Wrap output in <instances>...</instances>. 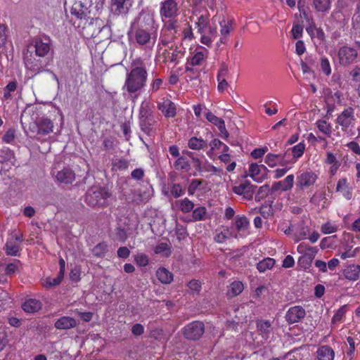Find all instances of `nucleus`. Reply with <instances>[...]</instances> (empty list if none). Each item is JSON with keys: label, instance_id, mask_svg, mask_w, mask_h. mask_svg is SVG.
Masks as SVG:
<instances>
[{"label": "nucleus", "instance_id": "obj_55", "mask_svg": "<svg viewBox=\"0 0 360 360\" xmlns=\"http://www.w3.org/2000/svg\"><path fill=\"white\" fill-rule=\"evenodd\" d=\"M20 265V264L19 261H15L13 263H10V264H7L6 268V274H15L18 270Z\"/></svg>", "mask_w": 360, "mask_h": 360}, {"label": "nucleus", "instance_id": "obj_36", "mask_svg": "<svg viewBox=\"0 0 360 360\" xmlns=\"http://www.w3.org/2000/svg\"><path fill=\"white\" fill-rule=\"evenodd\" d=\"M314 258V254L305 253L299 258L297 262L298 265L304 269H309L311 266Z\"/></svg>", "mask_w": 360, "mask_h": 360}, {"label": "nucleus", "instance_id": "obj_8", "mask_svg": "<svg viewBox=\"0 0 360 360\" xmlns=\"http://www.w3.org/2000/svg\"><path fill=\"white\" fill-rule=\"evenodd\" d=\"M134 4V0H111L110 11L116 15H127Z\"/></svg>", "mask_w": 360, "mask_h": 360}, {"label": "nucleus", "instance_id": "obj_18", "mask_svg": "<svg viewBox=\"0 0 360 360\" xmlns=\"http://www.w3.org/2000/svg\"><path fill=\"white\" fill-rule=\"evenodd\" d=\"M354 120V109L347 108L337 118V122L344 128H348Z\"/></svg>", "mask_w": 360, "mask_h": 360}, {"label": "nucleus", "instance_id": "obj_23", "mask_svg": "<svg viewBox=\"0 0 360 360\" xmlns=\"http://www.w3.org/2000/svg\"><path fill=\"white\" fill-rule=\"evenodd\" d=\"M181 28L179 32H182L183 41H191L193 39V33L191 26L186 19H181ZM178 32L177 34H179Z\"/></svg>", "mask_w": 360, "mask_h": 360}, {"label": "nucleus", "instance_id": "obj_53", "mask_svg": "<svg viewBox=\"0 0 360 360\" xmlns=\"http://www.w3.org/2000/svg\"><path fill=\"white\" fill-rule=\"evenodd\" d=\"M170 193L174 198H179L183 194V190L180 184H174L171 186Z\"/></svg>", "mask_w": 360, "mask_h": 360}, {"label": "nucleus", "instance_id": "obj_1", "mask_svg": "<svg viewBox=\"0 0 360 360\" xmlns=\"http://www.w3.org/2000/svg\"><path fill=\"white\" fill-rule=\"evenodd\" d=\"M179 6L176 0H163L160 3V16L163 23L160 41L168 46L176 38L181 28V21L177 18Z\"/></svg>", "mask_w": 360, "mask_h": 360}, {"label": "nucleus", "instance_id": "obj_24", "mask_svg": "<svg viewBox=\"0 0 360 360\" xmlns=\"http://www.w3.org/2000/svg\"><path fill=\"white\" fill-rule=\"evenodd\" d=\"M345 277L350 281H356L360 276V265L352 264L343 271Z\"/></svg>", "mask_w": 360, "mask_h": 360}, {"label": "nucleus", "instance_id": "obj_47", "mask_svg": "<svg viewBox=\"0 0 360 360\" xmlns=\"http://www.w3.org/2000/svg\"><path fill=\"white\" fill-rule=\"evenodd\" d=\"M134 260L136 264L139 266H146L149 262L148 256L143 253H138L136 255Z\"/></svg>", "mask_w": 360, "mask_h": 360}, {"label": "nucleus", "instance_id": "obj_14", "mask_svg": "<svg viewBox=\"0 0 360 360\" xmlns=\"http://www.w3.org/2000/svg\"><path fill=\"white\" fill-rule=\"evenodd\" d=\"M158 108L165 117H174L176 114V105L169 99H162L158 103Z\"/></svg>", "mask_w": 360, "mask_h": 360}, {"label": "nucleus", "instance_id": "obj_52", "mask_svg": "<svg viewBox=\"0 0 360 360\" xmlns=\"http://www.w3.org/2000/svg\"><path fill=\"white\" fill-rule=\"evenodd\" d=\"M208 23V18L207 17H205L203 15H200L198 19V22H196L198 32L200 33H202L204 32V29L207 27V25Z\"/></svg>", "mask_w": 360, "mask_h": 360}, {"label": "nucleus", "instance_id": "obj_39", "mask_svg": "<svg viewBox=\"0 0 360 360\" xmlns=\"http://www.w3.org/2000/svg\"><path fill=\"white\" fill-rule=\"evenodd\" d=\"M292 156V160H297V158H300L305 150V145L304 143H299L296 146L290 148Z\"/></svg>", "mask_w": 360, "mask_h": 360}, {"label": "nucleus", "instance_id": "obj_3", "mask_svg": "<svg viewBox=\"0 0 360 360\" xmlns=\"http://www.w3.org/2000/svg\"><path fill=\"white\" fill-rule=\"evenodd\" d=\"M103 1L104 0H76L70 8V13L79 20L92 21Z\"/></svg>", "mask_w": 360, "mask_h": 360}, {"label": "nucleus", "instance_id": "obj_61", "mask_svg": "<svg viewBox=\"0 0 360 360\" xmlns=\"http://www.w3.org/2000/svg\"><path fill=\"white\" fill-rule=\"evenodd\" d=\"M346 307L347 306L346 305H344L342 307H341L336 312L335 314H334L333 317V322H336V321H339L341 320L342 317L343 316V315L345 314L346 312Z\"/></svg>", "mask_w": 360, "mask_h": 360}, {"label": "nucleus", "instance_id": "obj_2", "mask_svg": "<svg viewBox=\"0 0 360 360\" xmlns=\"http://www.w3.org/2000/svg\"><path fill=\"white\" fill-rule=\"evenodd\" d=\"M131 66L124 85V89L131 95L139 92L146 86L148 78L146 65L141 58L134 60Z\"/></svg>", "mask_w": 360, "mask_h": 360}, {"label": "nucleus", "instance_id": "obj_43", "mask_svg": "<svg viewBox=\"0 0 360 360\" xmlns=\"http://www.w3.org/2000/svg\"><path fill=\"white\" fill-rule=\"evenodd\" d=\"M17 88V82L15 81H12L9 82L4 90V98L6 100L10 99L11 98V93L15 91Z\"/></svg>", "mask_w": 360, "mask_h": 360}, {"label": "nucleus", "instance_id": "obj_29", "mask_svg": "<svg viewBox=\"0 0 360 360\" xmlns=\"http://www.w3.org/2000/svg\"><path fill=\"white\" fill-rule=\"evenodd\" d=\"M156 276L158 279L165 284L170 283L173 280L172 274L165 268H160L157 270Z\"/></svg>", "mask_w": 360, "mask_h": 360}, {"label": "nucleus", "instance_id": "obj_63", "mask_svg": "<svg viewBox=\"0 0 360 360\" xmlns=\"http://www.w3.org/2000/svg\"><path fill=\"white\" fill-rule=\"evenodd\" d=\"M303 27L300 25H295L291 30L294 39H298L302 36Z\"/></svg>", "mask_w": 360, "mask_h": 360}, {"label": "nucleus", "instance_id": "obj_27", "mask_svg": "<svg viewBox=\"0 0 360 360\" xmlns=\"http://www.w3.org/2000/svg\"><path fill=\"white\" fill-rule=\"evenodd\" d=\"M272 203L273 201H266L260 207L255 208L253 210L256 213H259L264 219H268L274 214Z\"/></svg>", "mask_w": 360, "mask_h": 360}, {"label": "nucleus", "instance_id": "obj_5", "mask_svg": "<svg viewBox=\"0 0 360 360\" xmlns=\"http://www.w3.org/2000/svg\"><path fill=\"white\" fill-rule=\"evenodd\" d=\"M357 56V49L347 46L340 47L338 53L339 63L343 66H347L353 63Z\"/></svg>", "mask_w": 360, "mask_h": 360}, {"label": "nucleus", "instance_id": "obj_57", "mask_svg": "<svg viewBox=\"0 0 360 360\" xmlns=\"http://www.w3.org/2000/svg\"><path fill=\"white\" fill-rule=\"evenodd\" d=\"M188 286L192 291L198 293L201 290V282L198 280H192L188 283Z\"/></svg>", "mask_w": 360, "mask_h": 360}, {"label": "nucleus", "instance_id": "obj_51", "mask_svg": "<svg viewBox=\"0 0 360 360\" xmlns=\"http://www.w3.org/2000/svg\"><path fill=\"white\" fill-rule=\"evenodd\" d=\"M217 79L219 82L218 89L220 91H223L225 89V72L223 69L219 71Z\"/></svg>", "mask_w": 360, "mask_h": 360}, {"label": "nucleus", "instance_id": "obj_31", "mask_svg": "<svg viewBox=\"0 0 360 360\" xmlns=\"http://www.w3.org/2000/svg\"><path fill=\"white\" fill-rule=\"evenodd\" d=\"M205 115L210 122L217 126L220 131L223 133L224 129V122L222 119L217 117L212 112L207 110H205Z\"/></svg>", "mask_w": 360, "mask_h": 360}, {"label": "nucleus", "instance_id": "obj_50", "mask_svg": "<svg viewBox=\"0 0 360 360\" xmlns=\"http://www.w3.org/2000/svg\"><path fill=\"white\" fill-rule=\"evenodd\" d=\"M283 184V191H286L290 190L293 186L294 183V176L292 174H290L285 177L283 181H281Z\"/></svg>", "mask_w": 360, "mask_h": 360}, {"label": "nucleus", "instance_id": "obj_21", "mask_svg": "<svg viewBox=\"0 0 360 360\" xmlns=\"http://www.w3.org/2000/svg\"><path fill=\"white\" fill-rule=\"evenodd\" d=\"M208 51L206 48L199 46H198L193 53V56L191 59V63L192 65H198L205 60L207 56Z\"/></svg>", "mask_w": 360, "mask_h": 360}, {"label": "nucleus", "instance_id": "obj_48", "mask_svg": "<svg viewBox=\"0 0 360 360\" xmlns=\"http://www.w3.org/2000/svg\"><path fill=\"white\" fill-rule=\"evenodd\" d=\"M318 129L325 134H330L331 132V127L325 120H319L316 122Z\"/></svg>", "mask_w": 360, "mask_h": 360}, {"label": "nucleus", "instance_id": "obj_33", "mask_svg": "<svg viewBox=\"0 0 360 360\" xmlns=\"http://www.w3.org/2000/svg\"><path fill=\"white\" fill-rule=\"evenodd\" d=\"M136 40L140 45H145L150 41V34L145 30L139 29L136 32Z\"/></svg>", "mask_w": 360, "mask_h": 360}, {"label": "nucleus", "instance_id": "obj_17", "mask_svg": "<svg viewBox=\"0 0 360 360\" xmlns=\"http://www.w3.org/2000/svg\"><path fill=\"white\" fill-rule=\"evenodd\" d=\"M317 179L313 172H304L297 176V186L302 189L304 187L312 186Z\"/></svg>", "mask_w": 360, "mask_h": 360}, {"label": "nucleus", "instance_id": "obj_34", "mask_svg": "<svg viewBox=\"0 0 360 360\" xmlns=\"http://www.w3.org/2000/svg\"><path fill=\"white\" fill-rule=\"evenodd\" d=\"M274 264L275 260L272 258L267 257L257 263V269L259 272H264L268 269H272Z\"/></svg>", "mask_w": 360, "mask_h": 360}, {"label": "nucleus", "instance_id": "obj_58", "mask_svg": "<svg viewBox=\"0 0 360 360\" xmlns=\"http://www.w3.org/2000/svg\"><path fill=\"white\" fill-rule=\"evenodd\" d=\"M265 163H266L271 167L276 166L278 163V161L276 160V154H267L265 157Z\"/></svg>", "mask_w": 360, "mask_h": 360}, {"label": "nucleus", "instance_id": "obj_19", "mask_svg": "<svg viewBox=\"0 0 360 360\" xmlns=\"http://www.w3.org/2000/svg\"><path fill=\"white\" fill-rule=\"evenodd\" d=\"M77 325V321L70 316H62L55 322V327L59 330H68Z\"/></svg>", "mask_w": 360, "mask_h": 360}, {"label": "nucleus", "instance_id": "obj_32", "mask_svg": "<svg viewBox=\"0 0 360 360\" xmlns=\"http://www.w3.org/2000/svg\"><path fill=\"white\" fill-rule=\"evenodd\" d=\"M154 252L157 255L167 257L171 255V248L168 243H160L155 247Z\"/></svg>", "mask_w": 360, "mask_h": 360}, {"label": "nucleus", "instance_id": "obj_22", "mask_svg": "<svg viewBox=\"0 0 360 360\" xmlns=\"http://www.w3.org/2000/svg\"><path fill=\"white\" fill-rule=\"evenodd\" d=\"M38 134L47 135L53 131V124L51 120L42 118L37 122Z\"/></svg>", "mask_w": 360, "mask_h": 360}, {"label": "nucleus", "instance_id": "obj_28", "mask_svg": "<svg viewBox=\"0 0 360 360\" xmlns=\"http://www.w3.org/2000/svg\"><path fill=\"white\" fill-rule=\"evenodd\" d=\"M22 307L27 313H34L41 309V304L36 299H30L23 303Z\"/></svg>", "mask_w": 360, "mask_h": 360}, {"label": "nucleus", "instance_id": "obj_12", "mask_svg": "<svg viewBox=\"0 0 360 360\" xmlns=\"http://www.w3.org/2000/svg\"><path fill=\"white\" fill-rule=\"evenodd\" d=\"M256 188V186L251 184L250 182L246 181L243 184H240L238 186H233V191L236 194L243 195L245 199L250 200L252 199Z\"/></svg>", "mask_w": 360, "mask_h": 360}, {"label": "nucleus", "instance_id": "obj_62", "mask_svg": "<svg viewBox=\"0 0 360 360\" xmlns=\"http://www.w3.org/2000/svg\"><path fill=\"white\" fill-rule=\"evenodd\" d=\"M349 75L352 80L358 82H360V66H355L350 72Z\"/></svg>", "mask_w": 360, "mask_h": 360}, {"label": "nucleus", "instance_id": "obj_11", "mask_svg": "<svg viewBox=\"0 0 360 360\" xmlns=\"http://www.w3.org/2000/svg\"><path fill=\"white\" fill-rule=\"evenodd\" d=\"M305 315L306 311L302 307L294 306L287 311L285 319L289 324H293L302 320Z\"/></svg>", "mask_w": 360, "mask_h": 360}, {"label": "nucleus", "instance_id": "obj_44", "mask_svg": "<svg viewBox=\"0 0 360 360\" xmlns=\"http://www.w3.org/2000/svg\"><path fill=\"white\" fill-rule=\"evenodd\" d=\"M207 213L206 208L205 207H198L193 211V217L195 221L203 220Z\"/></svg>", "mask_w": 360, "mask_h": 360}, {"label": "nucleus", "instance_id": "obj_40", "mask_svg": "<svg viewBox=\"0 0 360 360\" xmlns=\"http://www.w3.org/2000/svg\"><path fill=\"white\" fill-rule=\"evenodd\" d=\"M153 188L150 186L148 185L145 187L143 191L139 195V198L134 199V200L137 202H143L148 201L152 196Z\"/></svg>", "mask_w": 360, "mask_h": 360}, {"label": "nucleus", "instance_id": "obj_4", "mask_svg": "<svg viewBox=\"0 0 360 360\" xmlns=\"http://www.w3.org/2000/svg\"><path fill=\"white\" fill-rule=\"evenodd\" d=\"M110 193L105 188L94 187L86 193V202L92 207H101L107 204Z\"/></svg>", "mask_w": 360, "mask_h": 360}, {"label": "nucleus", "instance_id": "obj_10", "mask_svg": "<svg viewBox=\"0 0 360 360\" xmlns=\"http://www.w3.org/2000/svg\"><path fill=\"white\" fill-rule=\"evenodd\" d=\"M268 172L269 169L264 165L252 163L249 167V176L258 183L267 178Z\"/></svg>", "mask_w": 360, "mask_h": 360}, {"label": "nucleus", "instance_id": "obj_64", "mask_svg": "<svg viewBox=\"0 0 360 360\" xmlns=\"http://www.w3.org/2000/svg\"><path fill=\"white\" fill-rule=\"evenodd\" d=\"M336 230L337 229L328 222L321 226V231L326 234L334 233Z\"/></svg>", "mask_w": 360, "mask_h": 360}, {"label": "nucleus", "instance_id": "obj_37", "mask_svg": "<svg viewBox=\"0 0 360 360\" xmlns=\"http://www.w3.org/2000/svg\"><path fill=\"white\" fill-rule=\"evenodd\" d=\"M315 9L319 12H325L330 8V0H314Z\"/></svg>", "mask_w": 360, "mask_h": 360}, {"label": "nucleus", "instance_id": "obj_30", "mask_svg": "<svg viewBox=\"0 0 360 360\" xmlns=\"http://www.w3.org/2000/svg\"><path fill=\"white\" fill-rule=\"evenodd\" d=\"M64 276L58 274L57 276L52 278L51 276H47L41 278V285L45 288H50L56 285H58Z\"/></svg>", "mask_w": 360, "mask_h": 360}, {"label": "nucleus", "instance_id": "obj_20", "mask_svg": "<svg viewBox=\"0 0 360 360\" xmlns=\"http://www.w3.org/2000/svg\"><path fill=\"white\" fill-rule=\"evenodd\" d=\"M309 233V228L305 224L304 221H300L295 225L294 240L295 243L304 239Z\"/></svg>", "mask_w": 360, "mask_h": 360}, {"label": "nucleus", "instance_id": "obj_6", "mask_svg": "<svg viewBox=\"0 0 360 360\" xmlns=\"http://www.w3.org/2000/svg\"><path fill=\"white\" fill-rule=\"evenodd\" d=\"M204 325L200 321H193L182 329L184 336L188 340H198L204 333Z\"/></svg>", "mask_w": 360, "mask_h": 360}, {"label": "nucleus", "instance_id": "obj_45", "mask_svg": "<svg viewBox=\"0 0 360 360\" xmlns=\"http://www.w3.org/2000/svg\"><path fill=\"white\" fill-rule=\"evenodd\" d=\"M176 169H183L187 171L189 169V163L186 158L180 157L174 163Z\"/></svg>", "mask_w": 360, "mask_h": 360}, {"label": "nucleus", "instance_id": "obj_41", "mask_svg": "<svg viewBox=\"0 0 360 360\" xmlns=\"http://www.w3.org/2000/svg\"><path fill=\"white\" fill-rule=\"evenodd\" d=\"M205 182L198 179H193L188 188V193L189 195H193L196 191L203 189Z\"/></svg>", "mask_w": 360, "mask_h": 360}, {"label": "nucleus", "instance_id": "obj_13", "mask_svg": "<svg viewBox=\"0 0 360 360\" xmlns=\"http://www.w3.org/2000/svg\"><path fill=\"white\" fill-rule=\"evenodd\" d=\"M51 41L48 37H45L35 41V53L39 57L46 56L51 50Z\"/></svg>", "mask_w": 360, "mask_h": 360}, {"label": "nucleus", "instance_id": "obj_42", "mask_svg": "<svg viewBox=\"0 0 360 360\" xmlns=\"http://www.w3.org/2000/svg\"><path fill=\"white\" fill-rule=\"evenodd\" d=\"M270 192V188L268 184H265L261 186L257 193L255 195V199L256 201L259 202L264 198H266L269 193Z\"/></svg>", "mask_w": 360, "mask_h": 360}, {"label": "nucleus", "instance_id": "obj_15", "mask_svg": "<svg viewBox=\"0 0 360 360\" xmlns=\"http://www.w3.org/2000/svg\"><path fill=\"white\" fill-rule=\"evenodd\" d=\"M53 174L55 176L56 181L60 184H72L75 179V174L70 168H64L57 172L56 174L54 173Z\"/></svg>", "mask_w": 360, "mask_h": 360}, {"label": "nucleus", "instance_id": "obj_7", "mask_svg": "<svg viewBox=\"0 0 360 360\" xmlns=\"http://www.w3.org/2000/svg\"><path fill=\"white\" fill-rule=\"evenodd\" d=\"M22 240V234L20 231H13L8 238L5 250L7 255L17 256L20 250V243Z\"/></svg>", "mask_w": 360, "mask_h": 360}, {"label": "nucleus", "instance_id": "obj_25", "mask_svg": "<svg viewBox=\"0 0 360 360\" xmlns=\"http://www.w3.org/2000/svg\"><path fill=\"white\" fill-rule=\"evenodd\" d=\"M244 289L243 283L239 281H234L231 282L228 286L226 291V297H233L240 295Z\"/></svg>", "mask_w": 360, "mask_h": 360}, {"label": "nucleus", "instance_id": "obj_16", "mask_svg": "<svg viewBox=\"0 0 360 360\" xmlns=\"http://www.w3.org/2000/svg\"><path fill=\"white\" fill-rule=\"evenodd\" d=\"M256 326L259 334L267 340L273 331L271 323L269 320L258 319L256 321Z\"/></svg>", "mask_w": 360, "mask_h": 360}, {"label": "nucleus", "instance_id": "obj_46", "mask_svg": "<svg viewBox=\"0 0 360 360\" xmlns=\"http://www.w3.org/2000/svg\"><path fill=\"white\" fill-rule=\"evenodd\" d=\"M108 251V246L106 244L102 243L96 245L93 250V254L97 257H102Z\"/></svg>", "mask_w": 360, "mask_h": 360}, {"label": "nucleus", "instance_id": "obj_38", "mask_svg": "<svg viewBox=\"0 0 360 360\" xmlns=\"http://www.w3.org/2000/svg\"><path fill=\"white\" fill-rule=\"evenodd\" d=\"M207 145L205 141H204L202 139L196 138V137H192L188 141V147L193 150H200L202 148H204Z\"/></svg>", "mask_w": 360, "mask_h": 360}, {"label": "nucleus", "instance_id": "obj_49", "mask_svg": "<svg viewBox=\"0 0 360 360\" xmlns=\"http://www.w3.org/2000/svg\"><path fill=\"white\" fill-rule=\"evenodd\" d=\"M321 69L322 72L327 76L330 75L331 73V68L328 58L323 57L321 59L320 63Z\"/></svg>", "mask_w": 360, "mask_h": 360}, {"label": "nucleus", "instance_id": "obj_35", "mask_svg": "<svg viewBox=\"0 0 360 360\" xmlns=\"http://www.w3.org/2000/svg\"><path fill=\"white\" fill-rule=\"evenodd\" d=\"M176 205L179 207V209L184 213L189 212L194 207V204L192 201L188 200V198H184L181 200H177L176 202Z\"/></svg>", "mask_w": 360, "mask_h": 360}, {"label": "nucleus", "instance_id": "obj_9", "mask_svg": "<svg viewBox=\"0 0 360 360\" xmlns=\"http://www.w3.org/2000/svg\"><path fill=\"white\" fill-rule=\"evenodd\" d=\"M249 221L245 216H236L235 221H231L229 225H226V231L230 236L236 237L237 232L248 227Z\"/></svg>", "mask_w": 360, "mask_h": 360}, {"label": "nucleus", "instance_id": "obj_59", "mask_svg": "<svg viewBox=\"0 0 360 360\" xmlns=\"http://www.w3.org/2000/svg\"><path fill=\"white\" fill-rule=\"evenodd\" d=\"M81 270L79 267L73 268L70 274V278L72 281L78 282L80 280Z\"/></svg>", "mask_w": 360, "mask_h": 360}, {"label": "nucleus", "instance_id": "obj_56", "mask_svg": "<svg viewBox=\"0 0 360 360\" xmlns=\"http://www.w3.org/2000/svg\"><path fill=\"white\" fill-rule=\"evenodd\" d=\"M268 148L266 146L263 148H255L251 152V156L255 159L260 158L265 154Z\"/></svg>", "mask_w": 360, "mask_h": 360}, {"label": "nucleus", "instance_id": "obj_60", "mask_svg": "<svg viewBox=\"0 0 360 360\" xmlns=\"http://www.w3.org/2000/svg\"><path fill=\"white\" fill-rule=\"evenodd\" d=\"M348 188V184H347V180L345 178L340 179L336 186V191L337 192H343L344 191H346Z\"/></svg>", "mask_w": 360, "mask_h": 360}, {"label": "nucleus", "instance_id": "obj_26", "mask_svg": "<svg viewBox=\"0 0 360 360\" xmlns=\"http://www.w3.org/2000/svg\"><path fill=\"white\" fill-rule=\"evenodd\" d=\"M334 355L333 349L328 345L320 347L317 351L319 360H333Z\"/></svg>", "mask_w": 360, "mask_h": 360}, {"label": "nucleus", "instance_id": "obj_54", "mask_svg": "<svg viewBox=\"0 0 360 360\" xmlns=\"http://www.w3.org/2000/svg\"><path fill=\"white\" fill-rule=\"evenodd\" d=\"M15 136V130L13 129H9L6 131L2 139L6 143H11L14 141Z\"/></svg>", "mask_w": 360, "mask_h": 360}]
</instances>
